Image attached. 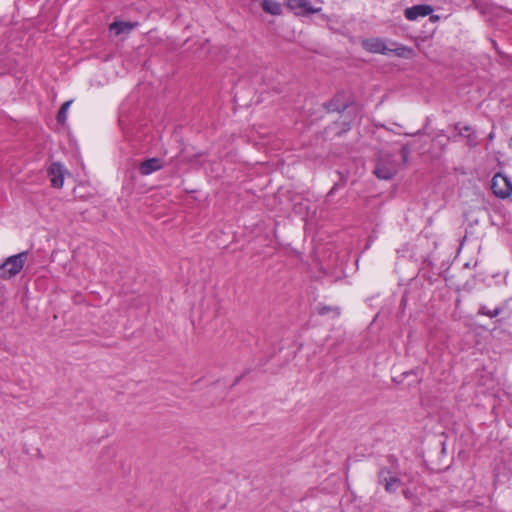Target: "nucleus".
Masks as SVG:
<instances>
[{
	"mask_svg": "<svg viewBox=\"0 0 512 512\" xmlns=\"http://www.w3.org/2000/svg\"><path fill=\"white\" fill-rule=\"evenodd\" d=\"M502 311H503V307H501V306L496 307L495 309L491 310L486 305H480V307L478 309V314L487 316L489 318H495L498 315H500L502 313Z\"/></svg>",
	"mask_w": 512,
	"mask_h": 512,
	"instance_id": "ddd939ff",
	"label": "nucleus"
},
{
	"mask_svg": "<svg viewBox=\"0 0 512 512\" xmlns=\"http://www.w3.org/2000/svg\"><path fill=\"white\" fill-rule=\"evenodd\" d=\"M71 103H72V101H66L60 107L58 114H57L58 123L64 124L66 122L67 112H68V109H69Z\"/></svg>",
	"mask_w": 512,
	"mask_h": 512,
	"instance_id": "4468645a",
	"label": "nucleus"
},
{
	"mask_svg": "<svg viewBox=\"0 0 512 512\" xmlns=\"http://www.w3.org/2000/svg\"><path fill=\"white\" fill-rule=\"evenodd\" d=\"M403 495H404V497H405L406 499H410V498H411V496H412V493H411V491H410V490H404V491H403Z\"/></svg>",
	"mask_w": 512,
	"mask_h": 512,
	"instance_id": "412c9836",
	"label": "nucleus"
},
{
	"mask_svg": "<svg viewBox=\"0 0 512 512\" xmlns=\"http://www.w3.org/2000/svg\"><path fill=\"white\" fill-rule=\"evenodd\" d=\"M433 12V7L427 4L415 5L405 10V17L408 20H416L419 17H425Z\"/></svg>",
	"mask_w": 512,
	"mask_h": 512,
	"instance_id": "6e6552de",
	"label": "nucleus"
},
{
	"mask_svg": "<svg viewBox=\"0 0 512 512\" xmlns=\"http://www.w3.org/2000/svg\"><path fill=\"white\" fill-rule=\"evenodd\" d=\"M466 138H467V145L468 146L475 147V146L478 145L477 135L475 134V132L467 134Z\"/></svg>",
	"mask_w": 512,
	"mask_h": 512,
	"instance_id": "f3484780",
	"label": "nucleus"
},
{
	"mask_svg": "<svg viewBox=\"0 0 512 512\" xmlns=\"http://www.w3.org/2000/svg\"><path fill=\"white\" fill-rule=\"evenodd\" d=\"M262 9L271 15H280L282 13V6L276 0H263L261 3Z\"/></svg>",
	"mask_w": 512,
	"mask_h": 512,
	"instance_id": "f8f14e48",
	"label": "nucleus"
},
{
	"mask_svg": "<svg viewBox=\"0 0 512 512\" xmlns=\"http://www.w3.org/2000/svg\"><path fill=\"white\" fill-rule=\"evenodd\" d=\"M326 109L329 112H343L348 104L342 101L341 95H336L332 100L325 104Z\"/></svg>",
	"mask_w": 512,
	"mask_h": 512,
	"instance_id": "9b49d317",
	"label": "nucleus"
},
{
	"mask_svg": "<svg viewBox=\"0 0 512 512\" xmlns=\"http://www.w3.org/2000/svg\"><path fill=\"white\" fill-rule=\"evenodd\" d=\"M136 25L137 23L115 21L110 24L109 28L111 32L115 33V35H121L129 34Z\"/></svg>",
	"mask_w": 512,
	"mask_h": 512,
	"instance_id": "9d476101",
	"label": "nucleus"
},
{
	"mask_svg": "<svg viewBox=\"0 0 512 512\" xmlns=\"http://www.w3.org/2000/svg\"><path fill=\"white\" fill-rule=\"evenodd\" d=\"M7 267L8 266H6L5 261L2 264H0V279H9V271Z\"/></svg>",
	"mask_w": 512,
	"mask_h": 512,
	"instance_id": "a211bd4d",
	"label": "nucleus"
},
{
	"mask_svg": "<svg viewBox=\"0 0 512 512\" xmlns=\"http://www.w3.org/2000/svg\"><path fill=\"white\" fill-rule=\"evenodd\" d=\"M162 168V163L159 158H150L143 161L139 166V171L142 175H150L155 171Z\"/></svg>",
	"mask_w": 512,
	"mask_h": 512,
	"instance_id": "1a4fd4ad",
	"label": "nucleus"
},
{
	"mask_svg": "<svg viewBox=\"0 0 512 512\" xmlns=\"http://www.w3.org/2000/svg\"><path fill=\"white\" fill-rule=\"evenodd\" d=\"M378 483L382 484L387 493H394L401 486L400 478L391 476L390 471L386 467L379 469L377 473Z\"/></svg>",
	"mask_w": 512,
	"mask_h": 512,
	"instance_id": "20e7f679",
	"label": "nucleus"
},
{
	"mask_svg": "<svg viewBox=\"0 0 512 512\" xmlns=\"http://www.w3.org/2000/svg\"><path fill=\"white\" fill-rule=\"evenodd\" d=\"M27 258H28V252L23 251L16 255L9 256L5 260V264H6V266H8L7 269L9 271V273H8L9 279L12 278L13 276L17 275L23 269V266H24L25 262L27 261Z\"/></svg>",
	"mask_w": 512,
	"mask_h": 512,
	"instance_id": "39448f33",
	"label": "nucleus"
},
{
	"mask_svg": "<svg viewBox=\"0 0 512 512\" xmlns=\"http://www.w3.org/2000/svg\"><path fill=\"white\" fill-rule=\"evenodd\" d=\"M400 153H401V156H402V158H403V161H404V162H406V161H407V159H408V156H409V154H410V149H409V147H408V146H403V147L401 148Z\"/></svg>",
	"mask_w": 512,
	"mask_h": 512,
	"instance_id": "6ab92c4d",
	"label": "nucleus"
},
{
	"mask_svg": "<svg viewBox=\"0 0 512 512\" xmlns=\"http://www.w3.org/2000/svg\"><path fill=\"white\" fill-rule=\"evenodd\" d=\"M64 171V167L59 162H54L49 166L47 173L53 187L61 188L63 186Z\"/></svg>",
	"mask_w": 512,
	"mask_h": 512,
	"instance_id": "0eeeda50",
	"label": "nucleus"
},
{
	"mask_svg": "<svg viewBox=\"0 0 512 512\" xmlns=\"http://www.w3.org/2000/svg\"><path fill=\"white\" fill-rule=\"evenodd\" d=\"M491 189L497 197L505 199L512 194V182L507 176L497 173L492 178Z\"/></svg>",
	"mask_w": 512,
	"mask_h": 512,
	"instance_id": "7ed1b4c3",
	"label": "nucleus"
},
{
	"mask_svg": "<svg viewBox=\"0 0 512 512\" xmlns=\"http://www.w3.org/2000/svg\"><path fill=\"white\" fill-rule=\"evenodd\" d=\"M340 186V183H335L334 186L331 188V190L329 191L328 195H332L335 193V191L338 189V187Z\"/></svg>",
	"mask_w": 512,
	"mask_h": 512,
	"instance_id": "aec40b11",
	"label": "nucleus"
},
{
	"mask_svg": "<svg viewBox=\"0 0 512 512\" xmlns=\"http://www.w3.org/2000/svg\"><path fill=\"white\" fill-rule=\"evenodd\" d=\"M287 4L297 15L314 14L320 11V8L313 7L309 0H288Z\"/></svg>",
	"mask_w": 512,
	"mask_h": 512,
	"instance_id": "423d86ee",
	"label": "nucleus"
},
{
	"mask_svg": "<svg viewBox=\"0 0 512 512\" xmlns=\"http://www.w3.org/2000/svg\"><path fill=\"white\" fill-rule=\"evenodd\" d=\"M396 173L397 163L392 156L387 153L380 154L374 169V174L379 179L390 180Z\"/></svg>",
	"mask_w": 512,
	"mask_h": 512,
	"instance_id": "f257e3e1",
	"label": "nucleus"
},
{
	"mask_svg": "<svg viewBox=\"0 0 512 512\" xmlns=\"http://www.w3.org/2000/svg\"><path fill=\"white\" fill-rule=\"evenodd\" d=\"M239 380H240V378H237V379L235 380V384H237V383L239 382Z\"/></svg>",
	"mask_w": 512,
	"mask_h": 512,
	"instance_id": "4be33fe9",
	"label": "nucleus"
},
{
	"mask_svg": "<svg viewBox=\"0 0 512 512\" xmlns=\"http://www.w3.org/2000/svg\"><path fill=\"white\" fill-rule=\"evenodd\" d=\"M454 130L457 132L458 136H463V137H466L467 134L474 132L471 126L465 125V126L461 127L460 123L455 124Z\"/></svg>",
	"mask_w": 512,
	"mask_h": 512,
	"instance_id": "dca6fc26",
	"label": "nucleus"
},
{
	"mask_svg": "<svg viewBox=\"0 0 512 512\" xmlns=\"http://www.w3.org/2000/svg\"><path fill=\"white\" fill-rule=\"evenodd\" d=\"M363 48L370 53H380L383 55H388L390 53H395L399 57L404 56V52L407 50L405 47H399L396 49H389L386 46L384 40L380 38H369L362 41Z\"/></svg>",
	"mask_w": 512,
	"mask_h": 512,
	"instance_id": "f03ea898",
	"label": "nucleus"
},
{
	"mask_svg": "<svg viewBox=\"0 0 512 512\" xmlns=\"http://www.w3.org/2000/svg\"><path fill=\"white\" fill-rule=\"evenodd\" d=\"M509 145L512 147V138L510 139Z\"/></svg>",
	"mask_w": 512,
	"mask_h": 512,
	"instance_id": "5701e85b",
	"label": "nucleus"
},
{
	"mask_svg": "<svg viewBox=\"0 0 512 512\" xmlns=\"http://www.w3.org/2000/svg\"><path fill=\"white\" fill-rule=\"evenodd\" d=\"M317 312L319 315H322V316L327 315L329 313H333L334 316L340 315V309L338 307L327 306V305L318 306Z\"/></svg>",
	"mask_w": 512,
	"mask_h": 512,
	"instance_id": "2eb2a0df",
	"label": "nucleus"
}]
</instances>
